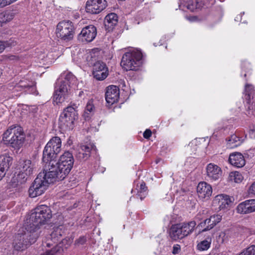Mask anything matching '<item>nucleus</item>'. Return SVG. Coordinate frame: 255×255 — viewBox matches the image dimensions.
<instances>
[{
  "label": "nucleus",
  "instance_id": "1",
  "mask_svg": "<svg viewBox=\"0 0 255 255\" xmlns=\"http://www.w3.org/2000/svg\"><path fill=\"white\" fill-rule=\"evenodd\" d=\"M74 164V158L69 151L65 152L58 162L53 160L45 164L29 189V196L34 198L41 195L48 185L57 181L62 180L69 173Z\"/></svg>",
  "mask_w": 255,
  "mask_h": 255
},
{
  "label": "nucleus",
  "instance_id": "2",
  "mask_svg": "<svg viewBox=\"0 0 255 255\" xmlns=\"http://www.w3.org/2000/svg\"><path fill=\"white\" fill-rule=\"evenodd\" d=\"M51 217V211L49 207L41 205L32 211L31 214L26 219L25 224L27 225L29 231L37 230L40 233V226L49 221Z\"/></svg>",
  "mask_w": 255,
  "mask_h": 255
},
{
  "label": "nucleus",
  "instance_id": "3",
  "mask_svg": "<svg viewBox=\"0 0 255 255\" xmlns=\"http://www.w3.org/2000/svg\"><path fill=\"white\" fill-rule=\"evenodd\" d=\"M26 231L23 234L18 233L14 237L13 247L16 251L23 250L29 245L34 243L39 236V232L37 230L29 231L25 224Z\"/></svg>",
  "mask_w": 255,
  "mask_h": 255
},
{
  "label": "nucleus",
  "instance_id": "4",
  "mask_svg": "<svg viewBox=\"0 0 255 255\" xmlns=\"http://www.w3.org/2000/svg\"><path fill=\"white\" fill-rule=\"evenodd\" d=\"M64 80L61 82L55 87L54 95V101L56 103H61L68 99L70 91V85L76 81V77L70 72L63 74Z\"/></svg>",
  "mask_w": 255,
  "mask_h": 255
},
{
  "label": "nucleus",
  "instance_id": "5",
  "mask_svg": "<svg viewBox=\"0 0 255 255\" xmlns=\"http://www.w3.org/2000/svg\"><path fill=\"white\" fill-rule=\"evenodd\" d=\"M142 63V54L136 49L126 52L123 56L121 65L126 71H136Z\"/></svg>",
  "mask_w": 255,
  "mask_h": 255
},
{
  "label": "nucleus",
  "instance_id": "6",
  "mask_svg": "<svg viewBox=\"0 0 255 255\" xmlns=\"http://www.w3.org/2000/svg\"><path fill=\"white\" fill-rule=\"evenodd\" d=\"M3 139L8 141L11 146L18 149L22 146L24 140L21 127L16 126L10 127L3 134Z\"/></svg>",
  "mask_w": 255,
  "mask_h": 255
},
{
  "label": "nucleus",
  "instance_id": "7",
  "mask_svg": "<svg viewBox=\"0 0 255 255\" xmlns=\"http://www.w3.org/2000/svg\"><path fill=\"white\" fill-rule=\"evenodd\" d=\"M196 226L194 221L173 225L169 230V236L175 241L183 239L193 232Z\"/></svg>",
  "mask_w": 255,
  "mask_h": 255
},
{
  "label": "nucleus",
  "instance_id": "8",
  "mask_svg": "<svg viewBox=\"0 0 255 255\" xmlns=\"http://www.w3.org/2000/svg\"><path fill=\"white\" fill-rule=\"evenodd\" d=\"M61 146V139L57 136L52 138L46 145L43 152V161L46 164L54 160L56 155L60 151Z\"/></svg>",
  "mask_w": 255,
  "mask_h": 255
},
{
  "label": "nucleus",
  "instance_id": "9",
  "mask_svg": "<svg viewBox=\"0 0 255 255\" xmlns=\"http://www.w3.org/2000/svg\"><path fill=\"white\" fill-rule=\"evenodd\" d=\"M74 26L71 21L62 20L56 27V34L57 37L65 41H69L73 38Z\"/></svg>",
  "mask_w": 255,
  "mask_h": 255
},
{
  "label": "nucleus",
  "instance_id": "10",
  "mask_svg": "<svg viewBox=\"0 0 255 255\" xmlns=\"http://www.w3.org/2000/svg\"><path fill=\"white\" fill-rule=\"evenodd\" d=\"M77 113L74 107L69 106L65 108L59 117V125L63 128H72Z\"/></svg>",
  "mask_w": 255,
  "mask_h": 255
},
{
  "label": "nucleus",
  "instance_id": "11",
  "mask_svg": "<svg viewBox=\"0 0 255 255\" xmlns=\"http://www.w3.org/2000/svg\"><path fill=\"white\" fill-rule=\"evenodd\" d=\"M34 164L29 159H22L19 163V172L17 178L21 179V182H24L28 177L33 174Z\"/></svg>",
  "mask_w": 255,
  "mask_h": 255
},
{
  "label": "nucleus",
  "instance_id": "12",
  "mask_svg": "<svg viewBox=\"0 0 255 255\" xmlns=\"http://www.w3.org/2000/svg\"><path fill=\"white\" fill-rule=\"evenodd\" d=\"M107 6L106 0H88L86 2V10L92 14H98Z\"/></svg>",
  "mask_w": 255,
  "mask_h": 255
},
{
  "label": "nucleus",
  "instance_id": "13",
  "mask_svg": "<svg viewBox=\"0 0 255 255\" xmlns=\"http://www.w3.org/2000/svg\"><path fill=\"white\" fill-rule=\"evenodd\" d=\"M222 218V216L219 214L213 215L199 224L197 228L201 230L202 232L209 231L221 222Z\"/></svg>",
  "mask_w": 255,
  "mask_h": 255
},
{
  "label": "nucleus",
  "instance_id": "14",
  "mask_svg": "<svg viewBox=\"0 0 255 255\" xmlns=\"http://www.w3.org/2000/svg\"><path fill=\"white\" fill-rule=\"evenodd\" d=\"M97 35V29L93 25L83 28L78 35V39L83 42H89L93 40Z\"/></svg>",
  "mask_w": 255,
  "mask_h": 255
},
{
  "label": "nucleus",
  "instance_id": "15",
  "mask_svg": "<svg viewBox=\"0 0 255 255\" xmlns=\"http://www.w3.org/2000/svg\"><path fill=\"white\" fill-rule=\"evenodd\" d=\"M93 75L98 80H103L108 75V68L105 63L101 61L96 62L93 65Z\"/></svg>",
  "mask_w": 255,
  "mask_h": 255
},
{
  "label": "nucleus",
  "instance_id": "16",
  "mask_svg": "<svg viewBox=\"0 0 255 255\" xmlns=\"http://www.w3.org/2000/svg\"><path fill=\"white\" fill-rule=\"evenodd\" d=\"M36 90L35 87L32 82L27 80H21L13 88V93L24 92L27 94H33Z\"/></svg>",
  "mask_w": 255,
  "mask_h": 255
},
{
  "label": "nucleus",
  "instance_id": "17",
  "mask_svg": "<svg viewBox=\"0 0 255 255\" xmlns=\"http://www.w3.org/2000/svg\"><path fill=\"white\" fill-rule=\"evenodd\" d=\"M212 187L206 182H200L197 187L198 197L202 200H208L212 194Z\"/></svg>",
  "mask_w": 255,
  "mask_h": 255
},
{
  "label": "nucleus",
  "instance_id": "18",
  "mask_svg": "<svg viewBox=\"0 0 255 255\" xmlns=\"http://www.w3.org/2000/svg\"><path fill=\"white\" fill-rule=\"evenodd\" d=\"M238 213L247 214L255 212V199L247 200L240 203L236 208Z\"/></svg>",
  "mask_w": 255,
  "mask_h": 255
},
{
  "label": "nucleus",
  "instance_id": "19",
  "mask_svg": "<svg viewBox=\"0 0 255 255\" xmlns=\"http://www.w3.org/2000/svg\"><path fill=\"white\" fill-rule=\"evenodd\" d=\"M120 96V91L118 87L111 85L107 88L105 98L107 102L113 105L118 101Z\"/></svg>",
  "mask_w": 255,
  "mask_h": 255
},
{
  "label": "nucleus",
  "instance_id": "20",
  "mask_svg": "<svg viewBox=\"0 0 255 255\" xmlns=\"http://www.w3.org/2000/svg\"><path fill=\"white\" fill-rule=\"evenodd\" d=\"M206 173L209 180L216 181L220 178L222 171L221 168L218 165L213 163H209L206 167Z\"/></svg>",
  "mask_w": 255,
  "mask_h": 255
},
{
  "label": "nucleus",
  "instance_id": "21",
  "mask_svg": "<svg viewBox=\"0 0 255 255\" xmlns=\"http://www.w3.org/2000/svg\"><path fill=\"white\" fill-rule=\"evenodd\" d=\"M94 148V145L89 143L81 145L78 148L76 157L79 160H86L90 156L91 150Z\"/></svg>",
  "mask_w": 255,
  "mask_h": 255
},
{
  "label": "nucleus",
  "instance_id": "22",
  "mask_svg": "<svg viewBox=\"0 0 255 255\" xmlns=\"http://www.w3.org/2000/svg\"><path fill=\"white\" fill-rule=\"evenodd\" d=\"M231 202L229 196L225 194L217 195L213 200L214 204L218 206L220 210L227 208Z\"/></svg>",
  "mask_w": 255,
  "mask_h": 255
},
{
  "label": "nucleus",
  "instance_id": "23",
  "mask_svg": "<svg viewBox=\"0 0 255 255\" xmlns=\"http://www.w3.org/2000/svg\"><path fill=\"white\" fill-rule=\"evenodd\" d=\"M229 160L231 164L237 167H242L245 164L244 156L239 152L233 153L230 155Z\"/></svg>",
  "mask_w": 255,
  "mask_h": 255
},
{
  "label": "nucleus",
  "instance_id": "24",
  "mask_svg": "<svg viewBox=\"0 0 255 255\" xmlns=\"http://www.w3.org/2000/svg\"><path fill=\"white\" fill-rule=\"evenodd\" d=\"M118 21V16L115 13H111L107 15L104 19L106 28L109 31L113 30Z\"/></svg>",
  "mask_w": 255,
  "mask_h": 255
},
{
  "label": "nucleus",
  "instance_id": "25",
  "mask_svg": "<svg viewBox=\"0 0 255 255\" xmlns=\"http://www.w3.org/2000/svg\"><path fill=\"white\" fill-rule=\"evenodd\" d=\"M12 159L9 156L2 155L0 156V180L5 174V171L8 169L11 164Z\"/></svg>",
  "mask_w": 255,
  "mask_h": 255
},
{
  "label": "nucleus",
  "instance_id": "26",
  "mask_svg": "<svg viewBox=\"0 0 255 255\" xmlns=\"http://www.w3.org/2000/svg\"><path fill=\"white\" fill-rule=\"evenodd\" d=\"M203 6V3L201 0H189L187 7L191 11L196 9H201Z\"/></svg>",
  "mask_w": 255,
  "mask_h": 255
},
{
  "label": "nucleus",
  "instance_id": "27",
  "mask_svg": "<svg viewBox=\"0 0 255 255\" xmlns=\"http://www.w3.org/2000/svg\"><path fill=\"white\" fill-rule=\"evenodd\" d=\"M14 13L12 11L6 10L0 13V22L2 23L8 22L13 18Z\"/></svg>",
  "mask_w": 255,
  "mask_h": 255
},
{
  "label": "nucleus",
  "instance_id": "28",
  "mask_svg": "<svg viewBox=\"0 0 255 255\" xmlns=\"http://www.w3.org/2000/svg\"><path fill=\"white\" fill-rule=\"evenodd\" d=\"M211 238L208 237L204 240L199 242L197 245V250L200 251L207 250L211 246Z\"/></svg>",
  "mask_w": 255,
  "mask_h": 255
},
{
  "label": "nucleus",
  "instance_id": "29",
  "mask_svg": "<svg viewBox=\"0 0 255 255\" xmlns=\"http://www.w3.org/2000/svg\"><path fill=\"white\" fill-rule=\"evenodd\" d=\"M255 93L253 86L250 84H246L245 89V98L248 101V102H250L251 99L254 98Z\"/></svg>",
  "mask_w": 255,
  "mask_h": 255
},
{
  "label": "nucleus",
  "instance_id": "30",
  "mask_svg": "<svg viewBox=\"0 0 255 255\" xmlns=\"http://www.w3.org/2000/svg\"><path fill=\"white\" fill-rule=\"evenodd\" d=\"M241 143L240 138L236 135L233 134L228 140L227 145L230 148H234L239 146Z\"/></svg>",
  "mask_w": 255,
  "mask_h": 255
},
{
  "label": "nucleus",
  "instance_id": "31",
  "mask_svg": "<svg viewBox=\"0 0 255 255\" xmlns=\"http://www.w3.org/2000/svg\"><path fill=\"white\" fill-rule=\"evenodd\" d=\"M94 106L92 102H89L87 104L84 113L83 115L85 120H88L93 112Z\"/></svg>",
  "mask_w": 255,
  "mask_h": 255
},
{
  "label": "nucleus",
  "instance_id": "32",
  "mask_svg": "<svg viewBox=\"0 0 255 255\" xmlns=\"http://www.w3.org/2000/svg\"><path fill=\"white\" fill-rule=\"evenodd\" d=\"M243 177L239 172H232L230 173L229 180L235 183H240L242 181Z\"/></svg>",
  "mask_w": 255,
  "mask_h": 255
},
{
  "label": "nucleus",
  "instance_id": "33",
  "mask_svg": "<svg viewBox=\"0 0 255 255\" xmlns=\"http://www.w3.org/2000/svg\"><path fill=\"white\" fill-rule=\"evenodd\" d=\"M50 237L51 241L54 243H56L61 239L60 230L58 228L55 229L50 234Z\"/></svg>",
  "mask_w": 255,
  "mask_h": 255
},
{
  "label": "nucleus",
  "instance_id": "34",
  "mask_svg": "<svg viewBox=\"0 0 255 255\" xmlns=\"http://www.w3.org/2000/svg\"><path fill=\"white\" fill-rule=\"evenodd\" d=\"M50 237L51 241L54 243H56L61 239L60 230L58 228L55 229L50 234Z\"/></svg>",
  "mask_w": 255,
  "mask_h": 255
},
{
  "label": "nucleus",
  "instance_id": "35",
  "mask_svg": "<svg viewBox=\"0 0 255 255\" xmlns=\"http://www.w3.org/2000/svg\"><path fill=\"white\" fill-rule=\"evenodd\" d=\"M16 42L13 39H9L8 41H0V53L1 52L5 47L14 46Z\"/></svg>",
  "mask_w": 255,
  "mask_h": 255
},
{
  "label": "nucleus",
  "instance_id": "36",
  "mask_svg": "<svg viewBox=\"0 0 255 255\" xmlns=\"http://www.w3.org/2000/svg\"><path fill=\"white\" fill-rule=\"evenodd\" d=\"M255 246L252 245L243 251L238 255H255Z\"/></svg>",
  "mask_w": 255,
  "mask_h": 255
},
{
  "label": "nucleus",
  "instance_id": "37",
  "mask_svg": "<svg viewBox=\"0 0 255 255\" xmlns=\"http://www.w3.org/2000/svg\"><path fill=\"white\" fill-rule=\"evenodd\" d=\"M61 246L60 245L55 246L51 250L47 251L44 254L41 255H55L60 251Z\"/></svg>",
  "mask_w": 255,
  "mask_h": 255
},
{
  "label": "nucleus",
  "instance_id": "38",
  "mask_svg": "<svg viewBox=\"0 0 255 255\" xmlns=\"http://www.w3.org/2000/svg\"><path fill=\"white\" fill-rule=\"evenodd\" d=\"M87 241L85 236H81L75 242V244L78 246L84 245Z\"/></svg>",
  "mask_w": 255,
  "mask_h": 255
},
{
  "label": "nucleus",
  "instance_id": "39",
  "mask_svg": "<svg viewBox=\"0 0 255 255\" xmlns=\"http://www.w3.org/2000/svg\"><path fill=\"white\" fill-rule=\"evenodd\" d=\"M181 248L179 245H175L173 247L172 254L174 255L178 254L180 251Z\"/></svg>",
  "mask_w": 255,
  "mask_h": 255
},
{
  "label": "nucleus",
  "instance_id": "40",
  "mask_svg": "<svg viewBox=\"0 0 255 255\" xmlns=\"http://www.w3.org/2000/svg\"><path fill=\"white\" fill-rule=\"evenodd\" d=\"M248 192L250 194L255 195V182L250 186Z\"/></svg>",
  "mask_w": 255,
  "mask_h": 255
},
{
  "label": "nucleus",
  "instance_id": "41",
  "mask_svg": "<svg viewBox=\"0 0 255 255\" xmlns=\"http://www.w3.org/2000/svg\"><path fill=\"white\" fill-rule=\"evenodd\" d=\"M151 135V131L147 129L143 132V136L146 139H148Z\"/></svg>",
  "mask_w": 255,
  "mask_h": 255
},
{
  "label": "nucleus",
  "instance_id": "42",
  "mask_svg": "<svg viewBox=\"0 0 255 255\" xmlns=\"http://www.w3.org/2000/svg\"><path fill=\"white\" fill-rule=\"evenodd\" d=\"M229 232H230L229 231H226L224 232L221 233L220 234V235H219V238H222V243H223L225 241V239H224V238L225 237V236L227 234H229Z\"/></svg>",
  "mask_w": 255,
  "mask_h": 255
},
{
  "label": "nucleus",
  "instance_id": "43",
  "mask_svg": "<svg viewBox=\"0 0 255 255\" xmlns=\"http://www.w3.org/2000/svg\"><path fill=\"white\" fill-rule=\"evenodd\" d=\"M146 190L147 187L145 186V184L144 183L141 184L140 185V190L139 192L146 193Z\"/></svg>",
  "mask_w": 255,
  "mask_h": 255
},
{
  "label": "nucleus",
  "instance_id": "44",
  "mask_svg": "<svg viewBox=\"0 0 255 255\" xmlns=\"http://www.w3.org/2000/svg\"><path fill=\"white\" fill-rule=\"evenodd\" d=\"M9 5L7 0H0V8Z\"/></svg>",
  "mask_w": 255,
  "mask_h": 255
},
{
  "label": "nucleus",
  "instance_id": "45",
  "mask_svg": "<svg viewBox=\"0 0 255 255\" xmlns=\"http://www.w3.org/2000/svg\"><path fill=\"white\" fill-rule=\"evenodd\" d=\"M249 135L252 138H255V129H251L249 131Z\"/></svg>",
  "mask_w": 255,
  "mask_h": 255
},
{
  "label": "nucleus",
  "instance_id": "46",
  "mask_svg": "<svg viewBox=\"0 0 255 255\" xmlns=\"http://www.w3.org/2000/svg\"><path fill=\"white\" fill-rule=\"evenodd\" d=\"M147 193H144L142 192H138V196L141 200H142L146 196Z\"/></svg>",
  "mask_w": 255,
  "mask_h": 255
},
{
  "label": "nucleus",
  "instance_id": "47",
  "mask_svg": "<svg viewBox=\"0 0 255 255\" xmlns=\"http://www.w3.org/2000/svg\"><path fill=\"white\" fill-rule=\"evenodd\" d=\"M197 140H193L191 142H190V143L188 145V146L190 147H194L195 146L197 145Z\"/></svg>",
  "mask_w": 255,
  "mask_h": 255
},
{
  "label": "nucleus",
  "instance_id": "48",
  "mask_svg": "<svg viewBox=\"0 0 255 255\" xmlns=\"http://www.w3.org/2000/svg\"><path fill=\"white\" fill-rule=\"evenodd\" d=\"M204 211H202V213L201 212H199V213L196 215V218L198 220H201L203 217H202V214H203Z\"/></svg>",
  "mask_w": 255,
  "mask_h": 255
},
{
  "label": "nucleus",
  "instance_id": "49",
  "mask_svg": "<svg viewBox=\"0 0 255 255\" xmlns=\"http://www.w3.org/2000/svg\"><path fill=\"white\" fill-rule=\"evenodd\" d=\"M10 60H13L17 59V57L14 55H10L8 57Z\"/></svg>",
  "mask_w": 255,
  "mask_h": 255
},
{
  "label": "nucleus",
  "instance_id": "50",
  "mask_svg": "<svg viewBox=\"0 0 255 255\" xmlns=\"http://www.w3.org/2000/svg\"><path fill=\"white\" fill-rule=\"evenodd\" d=\"M196 19V17L195 16L192 17L190 18H189V20L190 21H194Z\"/></svg>",
  "mask_w": 255,
  "mask_h": 255
},
{
  "label": "nucleus",
  "instance_id": "51",
  "mask_svg": "<svg viewBox=\"0 0 255 255\" xmlns=\"http://www.w3.org/2000/svg\"><path fill=\"white\" fill-rule=\"evenodd\" d=\"M51 246V243L50 242H49V240H48V242L46 243V246L48 247H50Z\"/></svg>",
  "mask_w": 255,
  "mask_h": 255
},
{
  "label": "nucleus",
  "instance_id": "52",
  "mask_svg": "<svg viewBox=\"0 0 255 255\" xmlns=\"http://www.w3.org/2000/svg\"><path fill=\"white\" fill-rule=\"evenodd\" d=\"M1 74H2V72H1V71L0 70V76H1Z\"/></svg>",
  "mask_w": 255,
  "mask_h": 255
},
{
  "label": "nucleus",
  "instance_id": "53",
  "mask_svg": "<svg viewBox=\"0 0 255 255\" xmlns=\"http://www.w3.org/2000/svg\"><path fill=\"white\" fill-rule=\"evenodd\" d=\"M139 0L140 1H141V2L143 1V0Z\"/></svg>",
  "mask_w": 255,
  "mask_h": 255
},
{
  "label": "nucleus",
  "instance_id": "54",
  "mask_svg": "<svg viewBox=\"0 0 255 255\" xmlns=\"http://www.w3.org/2000/svg\"><path fill=\"white\" fill-rule=\"evenodd\" d=\"M18 95H19L18 94H15V96H18Z\"/></svg>",
  "mask_w": 255,
  "mask_h": 255
}]
</instances>
